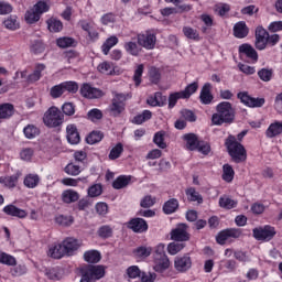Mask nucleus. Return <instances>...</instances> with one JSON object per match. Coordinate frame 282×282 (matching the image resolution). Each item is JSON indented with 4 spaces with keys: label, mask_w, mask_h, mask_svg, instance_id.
I'll return each instance as SVG.
<instances>
[{
    "label": "nucleus",
    "mask_w": 282,
    "mask_h": 282,
    "mask_svg": "<svg viewBox=\"0 0 282 282\" xmlns=\"http://www.w3.org/2000/svg\"><path fill=\"white\" fill-rule=\"evenodd\" d=\"M235 120V110L228 101H223L216 106V112L212 116V123L216 127L232 122Z\"/></svg>",
    "instance_id": "nucleus-1"
},
{
    "label": "nucleus",
    "mask_w": 282,
    "mask_h": 282,
    "mask_svg": "<svg viewBox=\"0 0 282 282\" xmlns=\"http://www.w3.org/2000/svg\"><path fill=\"white\" fill-rule=\"evenodd\" d=\"M226 147L230 158L236 162V164H240V162H246V160H248V152L246 151V148L237 141L235 135L228 137L226 140Z\"/></svg>",
    "instance_id": "nucleus-2"
},
{
    "label": "nucleus",
    "mask_w": 282,
    "mask_h": 282,
    "mask_svg": "<svg viewBox=\"0 0 282 282\" xmlns=\"http://www.w3.org/2000/svg\"><path fill=\"white\" fill-rule=\"evenodd\" d=\"M105 276V267L102 265H87L82 269L80 282H96Z\"/></svg>",
    "instance_id": "nucleus-3"
},
{
    "label": "nucleus",
    "mask_w": 282,
    "mask_h": 282,
    "mask_svg": "<svg viewBox=\"0 0 282 282\" xmlns=\"http://www.w3.org/2000/svg\"><path fill=\"white\" fill-rule=\"evenodd\" d=\"M198 87L199 86L197 85V83H192V84L187 85L184 90L170 94L169 108L173 109V107H175V105H177L178 100H182V99L185 100L186 98H191L193 96V94H195V91H197Z\"/></svg>",
    "instance_id": "nucleus-4"
},
{
    "label": "nucleus",
    "mask_w": 282,
    "mask_h": 282,
    "mask_svg": "<svg viewBox=\"0 0 282 282\" xmlns=\"http://www.w3.org/2000/svg\"><path fill=\"white\" fill-rule=\"evenodd\" d=\"M43 122L50 129H54L56 127H61L63 124V113L58 108L51 107L43 117Z\"/></svg>",
    "instance_id": "nucleus-5"
},
{
    "label": "nucleus",
    "mask_w": 282,
    "mask_h": 282,
    "mask_svg": "<svg viewBox=\"0 0 282 282\" xmlns=\"http://www.w3.org/2000/svg\"><path fill=\"white\" fill-rule=\"evenodd\" d=\"M276 235V229L270 225L253 229V237L257 241H272Z\"/></svg>",
    "instance_id": "nucleus-6"
},
{
    "label": "nucleus",
    "mask_w": 282,
    "mask_h": 282,
    "mask_svg": "<svg viewBox=\"0 0 282 282\" xmlns=\"http://www.w3.org/2000/svg\"><path fill=\"white\" fill-rule=\"evenodd\" d=\"M174 268L176 272H180L181 274L188 272V270L193 268V259L191 258V254L185 253L183 256H177L174 259Z\"/></svg>",
    "instance_id": "nucleus-7"
},
{
    "label": "nucleus",
    "mask_w": 282,
    "mask_h": 282,
    "mask_svg": "<svg viewBox=\"0 0 282 282\" xmlns=\"http://www.w3.org/2000/svg\"><path fill=\"white\" fill-rule=\"evenodd\" d=\"M171 239L172 241H177L178 243L188 241V239H191V235L188 234V226H186V224L178 225L171 231Z\"/></svg>",
    "instance_id": "nucleus-8"
},
{
    "label": "nucleus",
    "mask_w": 282,
    "mask_h": 282,
    "mask_svg": "<svg viewBox=\"0 0 282 282\" xmlns=\"http://www.w3.org/2000/svg\"><path fill=\"white\" fill-rule=\"evenodd\" d=\"M138 43L144 50H153L155 47V43L158 39L155 37V33L151 31H147L143 34H139L137 36Z\"/></svg>",
    "instance_id": "nucleus-9"
},
{
    "label": "nucleus",
    "mask_w": 282,
    "mask_h": 282,
    "mask_svg": "<svg viewBox=\"0 0 282 282\" xmlns=\"http://www.w3.org/2000/svg\"><path fill=\"white\" fill-rule=\"evenodd\" d=\"M238 98L246 107L259 108L265 105V98L250 97L246 91L238 93Z\"/></svg>",
    "instance_id": "nucleus-10"
},
{
    "label": "nucleus",
    "mask_w": 282,
    "mask_h": 282,
    "mask_svg": "<svg viewBox=\"0 0 282 282\" xmlns=\"http://www.w3.org/2000/svg\"><path fill=\"white\" fill-rule=\"evenodd\" d=\"M127 100V95L116 94L112 104L110 106V111L112 116H120L124 111V102Z\"/></svg>",
    "instance_id": "nucleus-11"
},
{
    "label": "nucleus",
    "mask_w": 282,
    "mask_h": 282,
    "mask_svg": "<svg viewBox=\"0 0 282 282\" xmlns=\"http://www.w3.org/2000/svg\"><path fill=\"white\" fill-rule=\"evenodd\" d=\"M268 31L263 26L256 28L254 45L260 52H263L268 47Z\"/></svg>",
    "instance_id": "nucleus-12"
},
{
    "label": "nucleus",
    "mask_w": 282,
    "mask_h": 282,
    "mask_svg": "<svg viewBox=\"0 0 282 282\" xmlns=\"http://www.w3.org/2000/svg\"><path fill=\"white\" fill-rule=\"evenodd\" d=\"M62 246L64 248L66 257H74V254H76V251L80 248L82 243L78 239L68 237L62 241Z\"/></svg>",
    "instance_id": "nucleus-13"
},
{
    "label": "nucleus",
    "mask_w": 282,
    "mask_h": 282,
    "mask_svg": "<svg viewBox=\"0 0 282 282\" xmlns=\"http://www.w3.org/2000/svg\"><path fill=\"white\" fill-rule=\"evenodd\" d=\"M238 52L241 58L246 56V58H249L250 63H257L259 61V53H257V50L250 44L240 45Z\"/></svg>",
    "instance_id": "nucleus-14"
},
{
    "label": "nucleus",
    "mask_w": 282,
    "mask_h": 282,
    "mask_svg": "<svg viewBox=\"0 0 282 282\" xmlns=\"http://www.w3.org/2000/svg\"><path fill=\"white\" fill-rule=\"evenodd\" d=\"M80 94L84 98H89L90 100L94 99V98H102V96L105 95L102 93V90H100L96 87H93L89 84H84L80 87Z\"/></svg>",
    "instance_id": "nucleus-15"
},
{
    "label": "nucleus",
    "mask_w": 282,
    "mask_h": 282,
    "mask_svg": "<svg viewBox=\"0 0 282 282\" xmlns=\"http://www.w3.org/2000/svg\"><path fill=\"white\" fill-rule=\"evenodd\" d=\"M128 228L133 232H147L149 230V224L142 218H133L129 221Z\"/></svg>",
    "instance_id": "nucleus-16"
},
{
    "label": "nucleus",
    "mask_w": 282,
    "mask_h": 282,
    "mask_svg": "<svg viewBox=\"0 0 282 282\" xmlns=\"http://www.w3.org/2000/svg\"><path fill=\"white\" fill-rule=\"evenodd\" d=\"M153 270L155 272H164L165 270H169V268H171V260L169 259V256L153 258Z\"/></svg>",
    "instance_id": "nucleus-17"
},
{
    "label": "nucleus",
    "mask_w": 282,
    "mask_h": 282,
    "mask_svg": "<svg viewBox=\"0 0 282 282\" xmlns=\"http://www.w3.org/2000/svg\"><path fill=\"white\" fill-rule=\"evenodd\" d=\"M182 140L185 142V147L188 151H197L199 147V138L195 133H186L182 137Z\"/></svg>",
    "instance_id": "nucleus-18"
},
{
    "label": "nucleus",
    "mask_w": 282,
    "mask_h": 282,
    "mask_svg": "<svg viewBox=\"0 0 282 282\" xmlns=\"http://www.w3.org/2000/svg\"><path fill=\"white\" fill-rule=\"evenodd\" d=\"M47 257H51V259H63V257H66L63 242L51 245L47 250Z\"/></svg>",
    "instance_id": "nucleus-19"
},
{
    "label": "nucleus",
    "mask_w": 282,
    "mask_h": 282,
    "mask_svg": "<svg viewBox=\"0 0 282 282\" xmlns=\"http://www.w3.org/2000/svg\"><path fill=\"white\" fill-rule=\"evenodd\" d=\"M3 213L10 217H18L19 219H25V217H28V212H25V209H21L14 205L4 206Z\"/></svg>",
    "instance_id": "nucleus-20"
},
{
    "label": "nucleus",
    "mask_w": 282,
    "mask_h": 282,
    "mask_svg": "<svg viewBox=\"0 0 282 282\" xmlns=\"http://www.w3.org/2000/svg\"><path fill=\"white\" fill-rule=\"evenodd\" d=\"M66 138L69 144H78L80 142V134H78V128L75 124H68L66 127Z\"/></svg>",
    "instance_id": "nucleus-21"
},
{
    "label": "nucleus",
    "mask_w": 282,
    "mask_h": 282,
    "mask_svg": "<svg viewBox=\"0 0 282 282\" xmlns=\"http://www.w3.org/2000/svg\"><path fill=\"white\" fill-rule=\"evenodd\" d=\"M248 32H250V30L243 21L237 22L234 25V36H236V39H246V36H248Z\"/></svg>",
    "instance_id": "nucleus-22"
},
{
    "label": "nucleus",
    "mask_w": 282,
    "mask_h": 282,
    "mask_svg": "<svg viewBox=\"0 0 282 282\" xmlns=\"http://www.w3.org/2000/svg\"><path fill=\"white\" fill-rule=\"evenodd\" d=\"M213 88V86L210 85V83H206L202 90H200V102L203 105H210V102H213V95L210 94V89Z\"/></svg>",
    "instance_id": "nucleus-23"
},
{
    "label": "nucleus",
    "mask_w": 282,
    "mask_h": 282,
    "mask_svg": "<svg viewBox=\"0 0 282 282\" xmlns=\"http://www.w3.org/2000/svg\"><path fill=\"white\" fill-rule=\"evenodd\" d=\"M20 177H21V172H17L15 174H13L11 176H1L0 184L6 186L7 188H14V186H17V182H19Z\"/></svg>",
    "instance_id": "nucleus-24"
},
{
    "label": "nucleus",
    "mask_w": 282,
    "mask_h": 282,
    "mask_svg": "<svg viewBox=\"0 0 282 282\" xmlns=\"http://www.w3.org/2000/svg\"><path fill=\"white\" fill-rule=\"evenodd\" d=\"M282 133V121H273L265 131L267 138H276Z\"/></svg>",
    "instance_id": "nucleus-25"
},
{
    "label": "nucleus",
    "mask_w": 282,
    "mask_h": 282,
    "mask_svg": "<svg viewBox=\"0 0 282 282\" xmlns=\"http://www.w3.org/2000/svg\"><path fill=\"white\" fill-rule=\"evenodd\" d=\"M152 252H153V247L140 246L137 249H134L133 254L135 259H140V261H144V259H148V257H151Z\"/></svg>",
    "instance_id": "nucleus-26"
},
{
    "label": "nucleus",
    "mask_w": 282,
    "mask_h": 282,
    "mask_svg": "<svg viewBox=\"0 0 282 282\" xmlns=\"http://www.w3.org/2000/svg\"><path fill=\"white\" fill-rule=\"evenodd\" d=\"M78 199H80V195L74 189H66L62 193L64 204H74V202H78Z\"/></svg>",
    "instance_id": "nucleus-27"
},
{
    "label": "nucleus",
    "mask_w": 282,
    "mask_h": 282,
    "mask_svg": "<svg viewBox=\"0 0 282 282\" xmlns=\"http://www.w3.org/2000/svg\"><path fill=\"white\" fill-rule=\"evenodd\" d=\"M220 208H225V210H232V208H237V200L232 199L228 195H223L218 202Z\"/></svg>",
    "instance_id": "nucleus-28"
},
{
    "label": "nucleus",
    "mask_w": 282,
    "mask_h": 282,
    "mask_svg": "<svg viewBox=\"0 0 282 282\" xmlns=\"http://www.w3.org/2000/svg\"><path fill=\"white\" fill-rule=\"evenodd\" d=\"M147 102L150 107H163L164 102H166V97L162 96V93H155L154 96H150L147 99Z\"/></svg>",
    "instance_id": "nucleus-29"
},
{
    "label": "nucleus",
    "mask_w": 282,
    "mask_h": 282,
    "mask_svg": "<svg viewBox=\"0 0 282 282\" xmlns=\"http://www.w3.org/2000/svg\"><path fill=\"white\" fill-rule=\"evenodd\" d=\"M97 69L100 74L106 76H113L116 74V67L111 62H102L97 66Z\"/></svg>",
    "instance_id": "nucleus-30"
},
{
    "label": "nucleus",
    "mask_w": 282,
    "mask_h": 282,
    "mask_svg": "<svg viewBox=\"0 0 282 282\" xmlns=\"http://www.w3.org/2000/svg\"><path fill=\"white\" fill-rule=\"evenodd\" d=\"M14 115V106L12 104H2L0 106V120H8Z\"/></svg>",
    "instance_id": "nucleus-31"
},
{
    "label": "nucleus",
    "mask_w": 282,
    "mask_h": 282,
    "mask_svg": "<svg viewBox=\"0 0 282 282\" xmlns=\"http://www.w3.org/2000/svg\"><path fill=\"white\" fill-rule=\"evenodd\" d=\"M130 184L131 176L121 175L113 181L112 187L116 188V191H120V188H126V186H129Z\"/></svg>",
    "instance_id": "nucleus-32"
},
{
    "label": "nucleus",
    "mask_w": 282,
    "mask_h": 282,
    "mask_svg": "<svg viewBox=\"0 0 282 282\" xmlns=\"http://www.w3.org/2000/svg\"><path fill=\"white\" fill-rule=\"evenodd\" d=\"M44 72H45V65L36 64L34 72L28 77L29 83H36L37 80H41V77L43 76Z\"/></svg>",
    "instance_id": "nucleus-33"
},
{
    "label": "nucleus",
    "mask_w": 282,
    "mask_h": 282,
    "mask_svg": "<svg viewBox=\"0 0 282 282\" xmlns=\"http://www.w3.org/2000/svg\"><path fill=\"white\" fill-rule=\"evenodd\" d=\"M124 51L130 54V56H140L142 48L138 45V43L129 41L123 45Z\"/></svg>",
    "instance_id": "nucleus-34"
},
{
    "label": "nucleus",
    "mask_w": 282,
    "mask_h": 282,
    "mask_svg": "<svg viewBox=\"0 0 282 282\" xmlns=\"http://www.w3.org/2000/svg\"><path fill=\"white\" fill-rule=\"evenodd\" d=\"M177 208H180V202L176 198H172L164 203L163 213L165 215H173Z\"/></svg>",
    "instance_id": "nucleus-35"
},
{
    "label": "nucleus",
    "mask_w": 282,
    "mask_h": 282,
    "mask_svg": "<svg viewBox=\"0 0 282 282\" xmlns=\"http://www.w3.org/2000/svg\"><path fill=\"white\" fill-rule=\"evenodd\" d=\"M24 19H25L26 23L32 25V24L39 23V21H41V15L33 7L25 12Z\"/></svg>",
    "instance_id": "nucleus-36"
},
{
    "label": "nucleus",
    "mask_w": 282,
    "mask_h": 282,
    "mask_svg": "<svg viewBox=\"0 0 282 282\" xmlns=\"http://www.w3.org/2000/svg\"><path fill=\"white\" fill-rule=\"evenodd\" d=\"M186 248V243L184 242H177L174 240V242H170L167 245V253L171 254V257H175V254H180L182 252V249Z\"/></svg>",
    "instance_id": "nucleus-37"
},
{
    "label": "nucleus",
    "mask_w": 282,
    "mask_h": 282,
    "mask_svg": "<svg viewBox=\"0 0 282 282\" xmlns=\"http://www.w3.org/2000/svg\"><path fill=\"white\" fill-rule=\"evenodd\" d=\"M119 42L118 36L112 35L110 37H108L105 43L101 45V51L102 54H105V56H107L109 54V52L111 51V47H116V44Z\"/></svg>",
    "instance_id": "nucleus-38"
},
{
    "label": "nucleus",
    "mask_w": 282,
    "mask_h": 282,
    "mask_svg": "<svg viewBox=\"0 0 282 282\" xmlns=\"http://www.w3.org/2000/svg\"><path fill=\"white\" fill-rule=\"evenodd\" d=\"M101 259V256L98 250H88L84 253V260L87 263H98Z\"/></svg>",
    "instance_id": "nucleus-39"
},
{
    "label": "nucleus",
    "mask_w": 282,
    "mask_h": 282,
    "mask_svg": "<svg viewBox=\"0 0 282 282\" xmlns=\"http://www.w3.org/2000/svg\"><path fill=\"white\" fill-rule=\"evenodd\" d=\"M39 182H41L39 174H29L24 177V186H26V188H36Z\"/></svg>",
    "instance_id": "nucleus-40"
},
{
    "label": "nucleus",
    "mask_w": 282,
    "mask_h": 282,
    "mask_svg": "<svg viewBox=\"0 0 282 282\" xmlns=\"http://www.w3.org/2000/svg\"><path fill=\"white\" fill-rule=\"evenodd\" d=\"M223 180L228 184H230V182L235 180V170L232 169V165L230 164L223 165Z\"/></svg>",
    "instance_id": "nucleus-41"
},
{
    "label": "nucleus",
    "mask_w": 282,
    "mask_h": 282,
    "mask_svg": "<svg viewBox=\"0 0 282 282\" xmlns=\"http://www.w3.org/2000/svg\"><path fill=\"white\" fill-rule=\"evenodd\" d=\"M52 3L50 0H40L36 4L33 6V9L37 11L39 15L45 14V12H50V8Z\"/></svg>",
    "instance_id": "nucleus-42"
},
{
    "label": "nucleus",
    "mask_w": 282,
    "mask_h": 282,
    "mask_svg": "<svg viewBox=\"0 0 282 282\" xmlns=\"http://www.w3.org/2000/svg\"><path fill=\"white\" fill-rule=\"evenodd\" d=\"M183 34H184V36H186V39H189L191 41H200L202 40V37L199 36V31H197V29H193L191 26H184Z\"/></svg>",
    "instance_id": "nucleus-43"
},
{
    "label": "nucleus",
    "mask_w": 282,
    "mask_h": 282,
    "mask_svg": "<svg viewBox=\"0 0 282 282\" xmlns=\"http://www.w3.org/2000/svg\"><path fill=\"white\" fill-rule=\"evenodd\" d=\"M23 133H24V137L28 138V140H34V138H36V135H39L41 131L36 126L28 124L26 127H24Z\"/></svg>",
    "instance_id": "nucleus-44"
},
{
    "label": "nucleus",
    "mask_w": 282,
    "mask_h": 282,
    "mask_svg": "<svg viewBox=\"0 0 282 282\" xmlns=\"http://www.w3.org/2000/svg\"><path fill=\"white\" fill-rule=\"evenodd\" d=\"M153 118V113L150 110H143L142 113L137 115L132 122L133 124H143L147 120H151Z\"/></svg>",
    "instance_id": "nucleus-45"
},
{
    "label": "nucleus",
    "mask_w": 282,
    "mask_h": 282,
    "mask_svg": "<svg viewBox=\"0 0 282 282\" xmlns=\"http://www.w3.org/2000/svg\"><path fill=\"white\" fill-rule=\"evenodd\" d=\"M46 23L50 32H61L63 30V22L58 19L51 18Z\"/></svg>",
    "instance_id": "nucleus-46"
},
{
    "label": "nucleus",
    "mask_w": 282,
    "mask_h": 282,
    "mask_svg": "<svg viewBox=\"0 0 282 282\" xmlns=\"http://www.w3.org/2000/svg\"><path fill=\"white\" fill-rule=\"evenodd\" d=\"M186 195L189 202H197V204H202L204 202V198L200 196L199 192L195 191L193 187H189L186 191Z\"/></svg>",
    "instance_id": "nucleus-47"
},
{
    "label": "nucleus",
    "mask_w": 282,
    "mask_h": 282,
    "mask_svg": "<svg viewBox=\"0 0 282 282\" xmlns=\"http://www.w3.org/2000/svg\"><path fill=\"white\" fill-rule=\"evenodd\" d=\"M0 263L3 265H17V258L3 251H0Z\"/></svg>",
    "instance_id": "nucleus-48"
},
{
    "label": "nucleus",
    "mask_w": 282,
    "mask_h": 282,
    "mask_svg": "<svg viewBox=\"0 0 282 282\" xmlns=\"http://www.w3.org/2000/svg\"><path fill=\"white\" fill-rule=\"evenodd\" d=\"M122 151H124V148L122 143H117L111 150L108 155L109 160H118L120 155H122Z\"/></svg>",
    "instance_id": "nucleus-49"
},
{
    "label": "nucleus",
    "mask_w": 282,
    "mask_h": 282,
    "mask_svg": "<svg viewBox=\"0 0 282 282\" xmlns=\"http://www.w3.org/2000/svg\"><path fill=\"white\" fill-rule=\"evenodd\" d=\"M97 235L101 239H109L113 235V229L109 225H104L98 229Z\"/></svg>",
    "instance_id": "nucleus-50"
},
{
    "label": "nucleus",
    "mask_w": 282,
    "mask_h": 282,
    "mask_svg": "<svg viewBox=\"0 0 282 282\" xmlns=\"http://www.w3.org/2000/svg\"><path fill=\"white\" fill-rule=\"evenodd\" d=\"M74 43H76V41H74L72 37H59L56 40L57 46L62 47L63 50L73 47Z\"/></svg>",
    "instance_id": "nucleus-51"
},
{
    "label": "nucleus",
    "mask_w": 282,
    "mask_h": 282,
    "mask_svg": "<svg viewBox=\"0 0 282 282\" xmlns=\"http://www.w3.org/2000/svg\"><path fill=\"white\" fill-rule=\"evenodd\" d=\"M64 171L67 175H72V176L80 175V166L77 165L76 163H68L65 166Z\"/></svg>",
    "instance_id": "nucleus-52"
},
{
    "label": "nucleus",
    "mask_w": 282,
    "mask_h": 282,
    "mask_svg": "<svg viewBox=\"0 0 282 282\" xmlns=\"http://www.w3.org/2000/svg\"><path fill=\"white\" fill-rule=\"evenodd\" d=\"M87 118L91 122H98V120H102V111L100 109L94 108L88 111Z\"/></svg>",
    "instance_id": "nucleus-53"
},
{
    "label": "nucleus",
    "mask_w": 282,
    "mask_h": 282,
    "mask_svg": "<svg viewBox=\"0 0 282 282\" xmlns=\"http://www.w3.org/2000/svg\"><path fill=\"white\" fill-rule=\"evenodd\" d=\"M102 140V132L93 131L87 138V144H98Z\"/></svg>",
    "instance_id": "nucleus-54"
},
{
    "label": "nucleus",
    "mask_w": 282,
    "mask_h": 282,
    "mask_svg": "<svg viewBox=\"0 0 282 282\" xmlns=\"http://www.w3.org/2000/svg\"><path fill=\"white\" fill-rule=\"evenodd\" d=\"M87 193L88 197H100L102 195V185L94 184L88 188Z\"/></svg>",
    "instance_id": "nucleus-55"
},
{
    "label": "nucleus",
    "mask_w": 282,
    "mask_h": 282,
    "mask_svg": "<svg viewBox=\"0 0 282 282\" xmlns=\"http://www.w3.org/2000/svg\"><path fill=\"white\" fill-rule=\"evenodd\" d=\"M55 221L58 226H72L74 218L72 216L58 215L55 217Z\"/></svg>",
    "instance_id": "nucleus-56"
},
{
    "label": "nucleus",
    "mask_w": 282,
    "mask_h": 282,
    "mask_svg": "<svg viewBox=\"0 0 282 282\" xmlns=\"http://www.w3.org/2000/svg\"><path fill=\"white\" fill-rule=\"evenodd\" d=\"M153 142L156 144V147H159V149H166V142H164V132H156L154 134Z\"/></svg>",
    "instance_id": "nucleus-57"
},
{
    "label": "nucleus",
    "mask_w": 282,
    "mask_h": 282,
    "mask_svg": "<svg viewBox=\"0 0 282 282\" xmlns=\"http://www.w3.org/2000/svg\"><path fill=\"white\" fill-rule=\"evenodd\" d=\"M34 158V150L32 148H24L20 152V159L23 162H30Z\"/></svg>",
    "instance_id": "nucleus-58"
},
{
    "label": "nucleus",
    "mask_w": 282,
    "mask_h": 282,
    "mask_svg": "<svg viewBox=\"0 0 282 282\" xmlns=\"http://www.w3.org/2000/svg\"><path fill=\"white\" fill-rule=\"evenodd\" d=\"M3 23L7 30H19V20H17V17H9Z\"/></svg>",
    "instance_id": "nucleus-59"
},
{
    "label": "nucleus",
    "mask_w": 282,
    "mask_h": 282,
    "mask_svg": "<svg viewBox=\"0 0 282 282\" xmlns=\"http://www.w3.org/2000/svg\"><path fill=\"white\" fill-rule=\"evenodd\" d=\"M258 76L263 83H270L272 80V69L262 68L258 72Z\"/></svg>",
    "instance_id": "nucleus-60"
},
{
    "label": "nucleus",
    "mask_w": 282,
    "mask_h": 282,
    "mask_svg": "<svg viewBox=\"0 0 282 282\" xmlns=\"http://www.w3.org/2000/svg\"><path fill=\"white\" fill-rule=\"evenodd\" d=\"M127 274L129 279H138L141 276L142 271H140V268L138 265H131L127 269Z\"/></svg>",
    "instance_id": "nucleus-61"
},
{
    "label": "nucleus",
    "mask_w": 282,
    "mask_h": 282,
    "mask_svg": "<svg viewBox=\"0 0 282 282\" xmlns=\"http://www.w3.org/2000/svg\"><path fill=\"white\" fill-rule=\"evenodd\" d=\"M62 86L64 87V91H68L69 94H76L78 91V84L76 82H64Z\"/></svg>",
    "instance_id": "nucleus-62"
},
{
    "label": "nucleus",
    "mask_w": 282,
    "mask_h": 282,
    "mask_svg": "<svg viewBox=\"0 0 282 282\" xmlns=\"http://www.w3.org/2000/svg\"><path fill=\"white\" fill-rule=\"evenodd\" d=\"M154 205H155V197L151 195L144 196L140 202L141 208H151V206H154Z\"/></svg>",
    "instance_id": "nucleus-63"
},
{
    "label": "nucleus",
    "mask_w": 282,
    "mask_h": 282,
    "mask_svg": "<svg viewBox=\"0 0 282 282\" xmlns=\"http://www.w3.org/2000/svg\"><path fill=\"white\" fill-rule=\"evenodd\" d=\"M140 279L141 282H155V279H158V274L151 272H141Z\"/></svg>",
    "instance_id": "nucleus-64"
}]
</instances>
